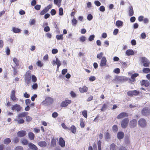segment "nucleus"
<instances>
[{
  "label": "nucleus",
  "instance_id": "f257e3e1",
  "mask_svg": "<svg viewBox=\"0 0 150 150\" xmlns=\"http://www.w3.org/2000/svg\"><path fill=\"white\" fill-rule=\"evenodd\" d=\"M53 101V98L47 96L45 97V100L41 102V104L42 105H49L52 104Z\"/></svg>",
  "mask_w": 150,
  "mask_h": 150
},
{
  "label": "nucleus",
  "instance_id": "f03ea898",
  "mask_svg": "<svg viewBox=\"0 0 150 150\" xmlns=\"http://www.w3.org/2000/svg\"><path fill=\"white\" fill-rule=\"evenodd\" d=\"M140 61L143 64V66L144 67H148L150 64V62L146 57H142L140 58Z\"/></svg>",
  "mask_w": 150,
  "mask_h": 150
},
{
  "label": "nucleus",
  "instance_id": "7ed1b4c3",
  "mask_svg": "<svg viewBox=\"0 0 150 150\" xmlns=\"http://www.w3.org/2000/svg\"><path fill=\"white\" fill-rule=\"evenodd\" d=\"M147 124V122L144 119H140L138 121V125L141 128L145 127Z\"/></svg>",
  "mask_w": 150,
  "mask_h": 150
},
{
  "label": "nucleus",
  "instance_id": "20e7f679",
  "mask_svg": "<svg viewBox=\"0 0 150 150\" xmlns=\"http://www.w3.org/2000/svg\"><path fill=\"white\" fill-rule=\"evenodd\" d=\"M129 122L128 118H125L122 120L121 122V126L122 128H125L127 126Z\"/></svg>",
  "mask_w": 150,
  "mask_h": 150
},
{
  "label": "nucleus",
  "instance_id": "39448f33",
  "mask_svg": "<svg viewBox=\"0 0 150 150\" xmlns=\"http://www.w3.org/2000/svg\"><path fill=\"white\" fill-rule=\"evenodd\" d=\"M11 109L13 110L16 111L17 112H20L22 109L21 106L18 104H16L13 105L11 107Z\"/></svg>",
  "mask_w": 150,
  "mask_h": 150
},
{
  "label": "nucleus",
  "instance_id": "423d86ee",
  "mask_svg": "<svg viewBox=\"0 0 150 150\" xmlns=\"http://www.w3.org/2000/svg\"><path fill=\"white\" fill-rule=\"evenodd\" d=\"M16 91L15 90H12L11 91L10 98L11 100L13 102H17L18 99L15 96Z\"/></svg>",
  "mask_w": 150,
  "mask_h": 150
},
{
  "label": "nucleus",
  "instance_id": "0eeeda50",
  "mask_svg": "<svg viewBox=\"0 0 150 150\" xmlns=\"http://www.w3.org/2000/svg\"><path fill=\"white\" fill-rule=\"evenodd\" d=\"M71 101L70 100H65L61 103V106L62 107H65L67 106L69 104H71Z\"/></svg>",
  "mask_w": 150,
  "mask_h": 150
},
{
  "label": "nucleus",
  "instance_id": "6e6552de",
  "mask_svg": "<svg viewBox=\"0 0 150 150\" xmlns=\"http://www.w3.org/2000/svg\"><path fill=\"white\" fill-rule=\"evenodd\" d=\"M107 59L105 57H103L102 58L100 62V66L101 67L105 66L107 65Z\"/></svg>",
  "mask_w": 150,
  "mask_h": 150
},
{
  "label": "nucleus",
  "instance_id": "1a4fd4ad",
  "mask_svg": "<svg viewBox=\"0 0 150 150\" xmlns=\"http://www.w3.org/2000/svg\"><path fill=\"white\" fill-rule=\"evenodd\" d=\"M127 93L128 96H132L133 95L137 96L138 95L139 93V92L137 91L134 90L129 91Z\"/></svg>",
  "mask_w": 150,
  "mask_h": 150
},
{
  "label": "nucleus",
  "instance_id": "9d476101",
  "mask_svg": "<svg viewBox=\"0 0 150 150\" xmlns=\"http://www.w3.org/2000/svg\"><path fill=\"white\" fill-rule=\"evenodd\" d=\"M142 112L143 115L146 116L150 114V110L149 108H145L142 110Z\"/></svg>",
  "mask_w": 150,
  "mask_h": 150
},
{
  "label": "nucleus",
  "instance_id": "9b49d317",
  "mask_svg": "<svg viewBox=\"0 0 150 150\" xmlns=\"http://www.w3.org/2000/svg\"><path fill=\"white\" fill-rule=\"evenodd\" d=\"M137 125V121L136 119H133L129 122V125L130 128H134Z\"/></svg>",
  "mask_w": 150,
  "mask_h": 150
},
{
  "label": "nucleus",
  "instance_id": "f8f14e48",
  "mask_svg": "<svg viewBox=\"0 0 150 150\" xmlns=\"http://www.w3.org/2000/svg\"><path fill=\"white\" fill-rule=\"evenodd\" d=\"M127 116L128 115L125 112H122L117 115V118L118 119H121L123 118L127 117Z\"/></svg>",
  "mask_w": 150,
  "mask_h": 150
},
{
  "label": "nucleus",
  "instance_id": "ddd939ff",
  "mask_svg": "<svg viewBox=\"0 0 150 150\" xmlns=\"http://www.w3.org/2000/svg\"><path fill=\"white\" fill-rule=\"evenodd\" d=\"M59 145L62 147H64L65 146V142L62 137L59 139Z\"/></svg>",
  "mask_w": 150,
  "mask_h": 150
},
{
  "label": "nucleus",
  "instance_id": "4468645a",
  "mask_svg": "<svg viewBox=\"0 0 150 150\" xmlns=\"http://www.w3.org/2000/svg\"><path fill=\"white\" fill-rule=\"evenodd\" d=\"M79 90L81 93L86 92L88 90V88L86 86H83L82 88H80Z\"/></svg>",
  "mask_w": 150,
  "mask_h": 150
},
{
  "label": "nucleus",
  "instance_id": "2eb2a0df",
  "mask_svg": "<svg viewBox=\"0 0 150 150\" xmlns=\"http://www.w3.org/2000/svg\"><path fill=\"white\" fill-rule=\"evenodd\" d=\"M26 132L23 130L19 131L17 133L18 136L19 137H23L24 136Z\"/></svg>",
  "mask_w": 150,
  "mask_h": 150
},
{
  "label": "nucleus",
  "instance_id": "dca6fc26",
  "mask_svg": "<svg viewBox=\"0 0 150 150\" xmlns=\"http://www.w3.org/2000/svg\"><path fill=\"white\" fill-rule=\"evenodd\" d=\"M124 134L123 132H119L117 133V137L119 139H122L124 137Z\"/></svg>",
  "mask_w": 150,
  "mask_h": 150
},
{
  "label": "nucleus",
  "instance_id": "f3484780",
  "mask_svg": "<svg viewBox=\"0 0 150 150\" xmlns=\"http://www.w3.org/2000/svg\"><path fill=\"white\" fill-rule=\"evenodd\" d=\"M28 114V113L26 112H21L18 115V117L22 118L25 117Z\"/></svg>",
  "mask_w": 150,
  "mask_h": 150
},
{
  "label": "nucleus",
  "instance_id": "a211bd4d",
  "mask_svg": "<svg viewBox=\"0 0 150 150\" xmlns=\"http://www.w3.org/2000/svg\"><path fill=\"white\" fill-rule=\"evenodd\" d=\"M12 30L13 32L16 33H19L21 32V30L20 29L16 27H13L12 29Z\"/></svg>",
  "mask_w": 150,
  "mask_h": 150
},
{
  "label": "nucleus",
  "instance_id": "6ab92c4d",
  "mask_svg": "<svg viewBox=\"0 0 150 150\" xmlns=\"http://www.w3.org/2000/svg\"><path fill=\"white\" fill-rule=\"evenodd\" d=\"M128 11L129 12V14L130 16H132L134 14V11L133 7L132 6H130L128 8Z\"/></svg>",
  "mask_w": 150,
  "mask_h": 150
},
{
  "label": "nucleus",
  "instance_id": "aec40b11",
  "mask_svg": "<svg viewBox=\"0 0 150 150\" xmlns=\"http://www.w3.org/2000/svg\"><path fill=\"white\" fill-rule=\"evenodd\" d=\"M126 54L127 56L133 55L134 54V52L133 50L129 49L126 52Z\"/></svg>",
  "mask_w": 150,
  "mask_h": 150
},
{
  "label": "nucleus",
  "instance_id": "412c9836",
  "mask_svg": "<svg viewBox=\"0 0 150 150\" xmlns=\"http://www.w3.org/2000/svg\"><path fill=\"white\" fill-rule=\"evenodd\" d=\"M28 146L30 149L33 150H36L37 147L34 144L32 143H30L28 144Z\"/></svg>",
  "mask_w": 150,
  "mask_h": 150
},
{
  "label": "nucleus",
  "instance_id": "4be33fe9",
  "mask_svg": "<svg viewBox=\"0 0 150 150\" xmlns=\"http://www.w3.org/2000/svg\"><path fill=\"white\" fill-rule=\"evenodd\" d=\"M139 74L138 73H135L132 74L131 76V79L129 80L132 81L134 82V78L139 76Z\"/></svg>",
  "mask_w": 150,
  "mask_h": 150
},
{
  "label": "nucleus",
  "instance_id": "5701e85b",
  "mask_svg": "<svg viewBox=\"0 0 150 150\" xmlns=\"http://www.w3.org/2000/svg\"><path fill=\"white\" fill-rule=\"evenodd\" d=\"M31 79V76H25V80L26 83L28 84L30 82Z\"/></svg>",
  "mask_w": 150,
  "mask_h": 150
},
{
  "label": "nucleus",
  "instance_id": "b1692460",
  "mask_svg": "<svg viewBox=\"0 0 150 150\" xmlns=\"http://www.w3.org/2000/svg\"><path fill=\"white\" fill-rule=\"evenodd\" d=\"M28 136L30 140H33L34 139L35 135L32 132H30L28 133Z\"/></svg>",
  "mask_w": 150,
  "mask_h": 150
},
{
  "label": "nucleus",
  "instance_id": "393cba45",
  "mask_svg": "<svg viewBox=\"0 0 150 150\" xmlns=\"http://www.w3.org/2000/svg\"><path fill=\"white\" fill-rule=\"evenodd\" d=\"M13 62L16 65V67H18L19 65V61L16 57H14L13 59Z\"/></svg>",
  "mask_w": 150,
  "mask_h": 150
},
{
  "label": "nucleus",
  "instance_id": "a878e982",
  "mask_svg": "<svg viewBox=\"0 0 150 150\" xmlns=\"http://www.w3.org/2000/svg\"><path fill=\"white\" fill-rule=\"evenodd\" d=\"M123 23L121 21H117L116 22V25L118 27H121L123 25Z\"/></svg>",
  "mask_w": 150,
  "mask_h": 150
},
{
  "label": "nucleus",
  "instance_id": "bb28decb",
  "mask_svg": "<svg viewBox=\"0 0 150 150\" xmlns=\"http://www.w3.org/2000/svg\"><path fill=\"white\" fill-rule=\"evenodd\" d=\"M38 145L41 147H45L47 145L45 141L40 142Z\"/></svg>",
  "mask_w": 150,
  "mask_h": 150
},
{
  "label": "nucleus",
  "instance_id": "cd10ccee",
  "mask_svg": "<svg viewBox=\"0 0 150 150\" xmlns=\"http://www.w3.org/2000/svg\"><path fill=\"white\" fill-rule=\"evenodd\" d=\"M116 146L114 143L112 144L110 146V150H116Z\"/></svg>",
  "mask_w": 150,
  "mask_h": 150
},
{
  "label": "nucleus",
  "instance_id": "c85d7f7f",
  "mask_svg": "<svg viewBox=\"0 0 150 150\" xmlns=\"http://www.w3.org/2000/svg\"><path fill=\"white\" fill-rule=\"evenodd\" d=\"M141 84L142 85L145 86H148L149 85V81L147 80H143Z\"/></svg>",
  "mask_w": 150,
  "mask_h": 150
},
{
  "label": "nucleus",
  "instance_id": "c756f323",
  "mask_svg": "<svg viewBox=\"0 0 150 150\" xmlns=\"http://www.w3.org/2000/svg\"><path fill=\"white\" fill-rule=\"evenodd\" d=\"M11 142V139L9 138H7L4 139V143L6 144H8Z\"/></svg>",
  "mask_w": 150,
  "mask_h": 150
},
{
  "label": "nucleus",
  "instance_id": "7c9ffc66",
  "mask_svg": "<svg viewBox=\"0 0 150 150\" xmlns=\"http://www.w3.org/2000/svg\"><path fill=\"white\" fill-rule=\"evenodd\" d=\"M142 71L144 73L147 74L150 72V69L148 68H144L143 69Z\"/></svg>",
  "mask_w": 150,
  "mask_h": 150
},
{
  "label": "nucleus",
  "instance_id": "2f4dec72",
  "mask_svg": "<svg viewBox=\"0 0 150 150\" xmlns=\"http://www.w3.org/2000/svg\"><path fill=\"white\" fill-rule=\"evenodd\" d=\"M62 0H54V3L57 5L58 7L60 6V3L61 2Z\"/></svg>",
  "mask_w": 150,
  "mask_h": 150
},
{
  "label": "nucleus",
  "instance_id": "473e14b6",
  "mask_svg": "<svg viewBox=\"0 0 150 150\" xmlns=\"http://www.w3.org/2000/svg\"><path fill=\"white\" fill-rule=\"evenodd\" d=\"M103 53L102 52H100V53H98L97 55V58L99 59H100L103 57Z\"/></svg>",
  "mask_w": 150,
  "mask_h": 150
},
{
  "label": "nucleus",
  "instance_id": "72a5a7b5",
  "mask_svg": "<svg viewBox=\"0 0 150 150\" xmlns=\"http://www.w3.org/2000/svg\"><path fill=\"white\" fill-rule=\"evenodd\" d=\"M71 131L73 133H75L76 131V128L74 125H72L71 127Z\"/></svg>",
  "mask_w": 150,
  "mask_h": 150
},
{
  "label": "nucleus",
  "instance_id": "f704fd0d",
  "mask_svg": "<svg viewBox=\"0 0 150 150\" xmlns=\"http://www.w3.org/2000/svg\"><path fill=\"white\" fill-rule=\"evenodd\" d=\"M112 130L114 132H116L118 130V127L117 125H114L112 127Z\"/></svg>",
  "mask_w": 150,
  "mask_h": 150
},
{
  "label": "nucleus",
  "instance_id": "c9c22d12",
  "mask_svg": "<svg viewBox=\"0 0 150 150\" xmlns=\"http://www.w3.org/2000/svg\"><path fill=\"white\" fill-rule=\"evenodd\" d=\"M80 125L81 127L83 128L85 126V124L83 121V119L81 118L80 119Z\"/></svg>",
  "mask_w": 150,
  "mask_h": 150
},
{
  "label": "nucleus",
  "instance_id": "e433bc0d",
  "mask_svg": "<svg viewBox=\"0 0 150 150\" xmlns=\"http://www.w3.org/2000/svg\"><path fill=\"white\" fill-rule=\"evenodd\" d=\"M86 40V37L84 36H81L79 38V40L80 42H83Z\"/></svg>",
  "mask_w": 150,
  "mask_h": 150
},
{
  "label": "nucleus",
  "instance_id": "4c0bfd02",
  "mask_svg": "<svg viewBox=\"0 0 150 150\" xmlns=\"http://www.w3.org/2000/svg\"><path fill=\"white\" fill-rule=\"evenodd\" d=\"M95 37V35H92L89 36L88 40L89 41H92L94 40Z\"/></svg>",
  "mask_w": 150,
  "mask_h": 150
},
{
  "label": "nucleus",
  "instance_id": "58836bf2",
  "mask_svg": "<svg viewBox=\"0 0 150 150\" xmlns=\"http://www.w3.org/2000/svg\"><path fill=\"white\" fill-rule=\"evenodd\" d=\"M17 120L19 124H23L24 122V120L22 118L18 117Z\"/></svg>",
  "mask_w": 150,
  "mask_h": 150
},
{
  "label": "nucleus",
  "instance_id": "ea45409f",
  "mask_svg": "<svg viewBox=\"0 0 150 150\" xmlns=\"http://www.w3.org/2000/svg\"><path fill=\"white\" fill-rule=\"evenodd\" d=\"M52 7V5L50 4L48 5L47 7H46L45 8L44 10L46 11V12H47Z\"/></svg>",
  "mask_w": 150,
  "mask_h": 150
},
{
  "label": "nucleus",
  "instance_id": "a19ab883",
  "mask_svg": "<svg viewBox=\"0 0 150 150\" xmlns=\"http://www.w3.org/2000/svg\"><path fill=\"white\" fill-rule=\"evenodd\" d=\"M56 38L57 40H62L63 39V35H57Z\"/></svg>",
  "mask_w": 150,
  "mask_h": 150
},
{
  "label": "nucleus",
  "instance_id": "79ce46f5",
  "mask_svg": "<svg viewBox=\"0 0 150 150\" xmlns=\"http://www.w3.org/2000/svg\"><path fill=\"white\" fill-rule=\"evenodd\" d=\"M72 24L74 26H76L77 24V21L74 18L72 20Z\"/></svg>",
  "mask_w": 150,
  "mask_h": 150
},
{
  "label": "nucleus",
  "instance_id": "37998d69",
  "mask_svg": "<svg viewBox=\"0 0 150 150\" xmlns=\"http://www.w3.org/2000/svg\"><path fill=\"white\" fill-rule=\"evenodd\" d=\"M22 143L24 145H26L28 144V141L26 139H23L22 140Z\"/></svg>",
  "mask_w": 150,
  "mask_h": 150
},
{
  "label": "nucleus",
  "instance_id": "c03bdc74",
  "mask_svg": "<svg viewBox=\"0 0 150 150\" xmlns=\"http://www.w3.org/2000/svg\"><path fill=\"white\" fill-rule=\"evenodd\" d=\"M96 78L94 76H91L89 78V80L91 81H93L96 80Z\"/></svg>",
  "mask_w": 150,
  "mask_h": 150
},
{
  "label": "nucleus",
  "instance_id": "a18cd8bd",
  "mask_svg": "<svg viewBox=\"0 0 150 150\" xmlns=\"http://www.w3.org/2000/svg\"><path fill=\"white\" fill-rule=\"evenodd\" d=\"M56 145V141L54 139H52L51 141V145L52 146H54Z\"/></svg>",
  "mask_w": 150,
  "mask_h": 150
},
{
  "label": "nucleus",
  "instance_id": "49530a36",
  "mask_svg": "<svg viewBox=\"0 0 150 150\" xmlns=\"http://www.w3.org/2000/svg\"><path fill=\"white\" fill-rule=\"evenodd\" d=\"M32 79V81L33 82H35L36 81L37 79L36 77L34 75L32 76L31 79Z\"/></svg>",
  "mask_w": 150,
  "mask_h": 150
},
{
  "label": "nucleus",
  "instance_id": "de8ad7c7",
  "mask_svg": "<svg viewBox=\"0 0 150 150\" xmlns=\"http://www.w3.org/2000/svg\"><path fill=\"white\" fill-rule=\"evenodd\" d=\"M82 114L83 116L86 118L87 117V111L86 110H83L82 112Z\"/></svg>",
  "mask_w": 150,
  "mask_h": 150
},
{
  "label": "nucleus",
  "instance_id": "09e8293b",
  "mask_svg": "<svg viewBox=\"0 0 150 150\" xmlns=\"http://www.w3.org/2000/svg\"><path fill=\"white\" fill-rule=\"evenodd\" d=\"M35 22V21L34 19H30L29 22V24L30 25H34Z\"/></svg>",
  "mask_w": 150,
  "mask_h": 150
},
{
  "label": "nucleus",
  "instance_id": "8fccbe9b",
  "mask_svg": "<svg viewBox=\"0 0 150 150\" xmlns=\"http://www.w3.org/2000/svg\"><path fill=\"white\" fill-rule=\"evenodd\" d=\"M105 138L106 139H109L110 138V134L108 132H106L105 134Z\"/></svg>",
  "mask_w": 150,
  "mask_h": 150
},
{
  "label": "nucleus",
  "instance_id": "3c124183",
  "mask_svg": "<svg viewBox=\"0 0 150 150\" xmlns=\"http://www.w3.org/2000/svg\"><path fill=\"white\" fill-rule=\"evenodd\" d=\"M56 64H57V65H61V63L60 61L56 57V62H55Z\"/></svg>",
  "mask_w": 150,
  "mask_h": 150
},
{
  "label": "nucleus",
  "instance_id": "603ef678",
  "mask_svg": "<svg viewBox=\"0 0 150 150\" xmlns=\"http://www.w3.org/2000/svg\"><path fill=\"white\" fill-rule=\"evenodd\" d=\"M59 14L60 16H62L63 15V9L62 8H59Z\"/></svg>",
  "mask_w": 150,
  "mask_h": 150
},
{
  "label": "nucleus",
  "instance_id": "864d4df0",
  "mask_svg": "<svg viewBox=\"0 0 150 150\" xmlns=\"http://www.w3.org/2000/svg\"><path fill=\"white\" fill-rule=\"evenodd\" d=\"M61 125L62 127L65 129H68L69 130V129L68 127H67L65 125L64 123H62L61 124Z\"/></svg>",
  "mask_w": 150,
  "mask_h": 150
},
{
  "label": "nucleus",
  "instance_id": "5fc2aeb1",
  "mask_svg": "<svg viewBox=\"0 0 150 150\" xmlns=\"http://www.w3.org/2000/svg\"><path fill=\"white\" fill-rule=\"evenodd\" d=\"M93 18V16L91 14H89L87 17V19L88 21H91Z\"/></svg>",
  "mask_w": 150,
  "mask_h": 150
},
{
  "label": "nucleus",
  "instance_id": "6e6d98bb",
  "mask_svg": "<svg viewBox=\"0 0 150 150\" xmlns=\"http://www.w3.org/2000/svg\"><path fill=\"white\" fill-rule=\"evenodd\" d=\"M99 10L101 11L104 12L105 10V7L104 6H101L99 8Z\"/></svg>",
  "mask_w": 150,
  "mask_h": 150
},
{
  "label": "nucleus",
  "instance_id": "4d7b16f0",
  "mask_svg": "<svg viewBox=\"0 0 150 150\" xmlns=\"http://www.w3.org/2000/svg\"><path fill=\"white\" fill-rule=\"evenodd\" d=\"M120 69L118 68L115 69L114 70V72L116 74H118L120 72Z\"/></svg>",
  "mask_w": 150,
  "mask_h": 150
},
{
  "label": "nucleus",
  "instance_id": "13d9d810",
  "mask_svg": "<svg viewBox=\"0 0 150 150\" xmlns=\"http://www.w3.org/2000/svg\"><path fill=\"white\" fill-rule=\"evenodd\" d=\"M44 31L46 32H47L50 30V27L48 26L45 27L44 28Z\"/></svg>",
  "mask_w": 150,
  "mask_h": 150
},
{
  "label": "nucleus",
  "instance_id": "bf43d9fd",
  "mask_svg": "<svg viewBox=\"0 0 150 150\" xmlns=\"http://www.w3.org/2000/svg\"><path fill=\"white\" fill-rule=\"evenodd\" d=\"M70 95L72 97L75 98L76 97L75 93L73 91H71L70 92Z\"/></svg>",
  "mask_w": 150,
  "mask_h": 150
},
{
  "label": "nucleus",
  "instance_id": "052dcab7",
  "mask_svg": "<svg viewBox=\"0 0 150 150\" xmlns=\"http://www.w3.org/2000/svg\"><path fill=\"white\" fill-rule=\"evenodd\" d=\"M19 142V139L17 137L14 138L13 140V142L15 144H16Z\"/></svg>",
  "mask_w": 150,
  "mask_h": 150
},
{
  "label": "nucleus",
  "instance_id": "680f3d73",
  "mask_svg": "<svg viewBox=\"0 0 150 150\" xmlns=\"http://www.w3.org/2000/svg\"><path fill=\"white\" fill-rule=\"evenodd\" d=\"M94 4L97 6H99L101 5L99 1H95Z\"/></svg>",
  "mask_w": 150,
  "mask_h": 150
},
{
  "label": "nucleus",
  "instance_id": "e2e57ef3",
  "mask_svg": "<svg viewBox=\"0 0 150 150\" xmlns=\"http://www.w3.org/2000/svg\"><path fill=\"white\" fill-rule=\"evenodd\" d=\"M58 52V50L57 49H53L52 51V53L53 54L57 53Z\"/></svg>",
  "mask_w": 150,
  "mask_h": 150
},
{
  "label": "nucleus",
  "instance_id": "0e129e2a",
  "mask_svg": "<svg viewBox=\"0 0 150 150\" xmlns=\"http://www.w3.org/2000/svg\"><path fill=\"white\" fill-rule=\"evenodd\" d=\"M31 102V100L28 99H26L25 101V103L27 105L30 104Z\"/></svg>",
  "mask_w": 150,
  "mask_h": 150
},
{
  "label": "nucleus",
  "instance_id": "69168bd1",
  "mask_svg": "<svg viewBox=\"0 0 150 150\" xmlns=\"http://www.w3.org/2000/svg\"><path fill=\"white\" fill-rule=\"evenodd\" d=\"M141 38L142 39H144L146 37V35L144 33H142L141 35Z\"/></svg>",
  "mask_w": 150,
  "mask_h": 150
},
{
  "label": "nucleus",
  "instance_id": "338daca9",
  "mask_svg": "<svg viewBox=\"0 0 150 150\" xmlns=\"http://www.w3.org/2000/svg\"><path fill=\"white\" fill-rule=\"evenodd\" d=\"M58 115V114L57 112H53L52 115V117L54 118L56 117Z\"/></svg>",
  "mask_w": 150,
  "mask_h": 150
},
{
  "label": "nucleus",
  "instance_id": "774afa93",
  "mask_svg": "<svg viewBox=\"0 0 150 150\" xmlns=\"http://www.w3.org/2000/svg\"><path fill=\"white\" fill-rule=\"evenodd\" d=\"M14 150H23V149L22 146H18L15 148Z\"/></svg>",
  "mask_w": 150,
  "mask_h": 150
}]
</instances>
